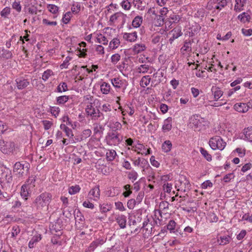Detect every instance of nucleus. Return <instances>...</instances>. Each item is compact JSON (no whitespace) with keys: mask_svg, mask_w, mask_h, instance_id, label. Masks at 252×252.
<instances>
[{"mask_svg":"<svg viewBox=\"0 0 252 252\" xmlns=\"http://www.w3.org/2000/svg\"><path fill=\"white\" fill-rule=\"evenodd\" d=\"M122 17V14L121 13H116L112 15L110 18V21L112 22H115L119 18Z\"/></svg>","mask_w":252,"mask_h":252,"instance_id":"54","label":"nucleus"},{"mask_svg":"<svg viewBox=\"0 0 252 252\" xmlns=\"http://www.w3.org/2000/svg\"><path fill=\"white\" fill-rule=\"evenodd\" d=\"M96 42L99 43H102L103 45H107L108 40L107 38L103 36L102 34H99L97 35V36L96 38Z\"/></svg>","mask_w":252,"mask_h":252,"instance_id":"35","label":"nucleus"},{"mask_svg":"<svg viewBox=\"0 0 252 252\" xmlns=\"http://www.w3.org/2000/svg\"><path fill=\"white\" fill-rule=\"evenodd\" d=\"M115 206L116 209L120 211H124L126 210L123 204L121 202L119 201L115 202Z\"/></svg>","mask_w":252,"mask_h":252,"instance_id":"63","label":"nucleus"},{"mask_svg":"<svg viewBox=\"0 0 252 252\" xmlns=\"http://www.w3.org/2000/svg\"><path fill=\"white\" fill-rule=\"evenodd\" d=\"M200 152L207 161H210L212 160L211 155L210 154H209L208 152L205 149H204L203 148L201 147L200 148Z\"/></svg>","mask_w":252,"mask_h":252,"instance_id":"39","label":"nucleus"},{"mask_svg":"<svg viewBox=\"0 0 252 252\" xmlns=\"http://www.w3.org/2000/svg\"><path fill=\"white\" fill-rule=\"evenodd\" d=\"M155 215L154 219V225L158 226L163 225L165 223V220H163L162 212L160 210H155Z\"/></svg>","mask_w":252,"mask_h":252,"instance_id":"7","label":"nucleus"},{"mask_svg":"<svg viewBox=\"0 0 252 252\" xmlns=\"http://www.w3.org/2000/svg\"><path fill=\"white\" fill-rule=\"evenodd\" d=\"M12 56V54L10 51L8 50L3 49L2 50V53L0 55V57L5 60H7L11 58Z\"/></svg>","mask_w":252,"mask_h":252,"instance_id":"38","label":"nucleus"},{"mask_svg":"<svg viewBox=\"0 0 252 252\" xmlns=\"http://www.w3.org/2000/svg\"><path fill=\"white\" fill-rule=\"evenodd\" d=\"M172 144L170 140L165 141L162 145V150L165 153L169 152L172 148Z\"/></svg>","mask_w":252,"mask_h":252,"instance_id":"26","label":"nucleus"},{"mask_svg":"<svg viewBox=\"0 0 252 252\" xmlns=\"http://www.w3.org/2000/svg\"><path fill=\"white\" fill-rule=\"evenodd\" d=\"M230 237L228 235L220 236V239H218V242L220 245H225L229 243Z\"/></svg>","mask_w":252,"mask_h":252,"instance_id":"29","label":"nucleus"},{"mask_svg":"<svg viewBox=\"0 0 252 252\" xmlns=\"http://www.w3.org/2000/svg\"><path fill=\"white\" fill-rule=\"evenodd\" d=\"M69 99V96L62 95L57 97V103L59 105L63 104Z\"/></svg>","mask_w":252,"mask_h":252,"instance_id":"36","label":"nucleus"},{"mask_svg":"<svg viewBox=\"0 0 252 252\" xmlns=\"http://www.w3.org/2000/svg\"><path fill=\"white\" fill-rule=\"evenodd\" d=\"M184 180L183 181H180V180H179L178 183L176 184L175 187L176 188L178 187V190L186 192L189 189L190 185L189 181L187 180L185 178H184Z\"/></svg>","mask_w":252,"mask_h":252,"instance_id":"8","label":"nucleus"},{"mask_svg":"<svg viewBox=\"0 0 252 252\" xmlns=\"http://www.w3.org/2000/svg\"><path fill=\"white\" fill-rule=\"evenodd\" d=\"M1 178H4L7 183H11L12 181V176L11 171L6 169V171H5L2 173Z\"/></svg>","mask_w":252,"mask_h":252,"instance_id":"25","label":"nucleus"},{"mask_svg":"<svg viewBox=\"0 0 252 252\" xmlns=\"http://www.w3.org/2000/svg\"><path fill=\"white\" fill-rule=\"evenodd\" d=\"M52 199V195L50 193L43 192L35 198L32 203V206L40 211L47 210Z\"/></svg>","mask_w":252,"mask_h":252,"instance_id":"1","label":"nucleus"},{"mask_svg":"<svg viewBox=\"0 0 252 252\" xmlns=\"http://www.w3.org/2000/svg\"><path fill=\"white\" fill-rule=\"evenodd\" d=\"M215 100H218L223 94V92L218 87L213 86L211 89Z\"/></svg>","mask_w":252,"mask_h":252,"instance_id":"16","label":"nucleus"},{"mask_svg":"<svg viewBox=\"0 0 252 252\" xmlns=\"http://www.w3.org/2000/svg\"><path fill=\"white\" fill-rule=\"evenodd\" d=\"M120 44V40L117 38H115L110 42L109 47L112 49H115L119 47Z\"/></svg>","mask_w":252,"mask_h":252,"instance_id":"33","label":"nucleus"},{"mask_svg":"<svg viewBox=\"0 0 252 252\" xmlns=\"http://www.w3.org/2000/svg\"><path fill=\"white\" fill-rule=\"evenodd\" d=\"M213 186L212 183L210 180H207L203 182L201 185L202 189H206L208 187H212Z\"/></svg>","mask_w":252,"mask_h":252,"instance_id":"64","label":"nucleus"},{"mask_svg":"<svg viewBox=\"0 0 252 252\" xmlns=\"http://www.w3.org/2000/svg\"><path fill=\"white\" fill-rule=\"evenodd\" d=\"M116 221L120 228H125L126 226V217L124 215H119L116 218Z\"/></svg>","mask_w":252,"mask_h":252,"instance_id":"17","label":"nucleus"},{"mask_svg":"<svg viewBox=\"0 0 252 252\" xmlns=\"http://www.w3.org/2000/svg\"><path fill=\"white\" fill-rule=\"evenodd\" d=\"M238 19L240 20V21L241 22L245 23L246 22H250L251 19V16L248 13L246 12H243L242 14L238 15Z\"/></svg>","mask_w":252,"mask_h":252,"instance_id":"28","label":"nucleus"},{"mask_svg":"<svg viewBox=\"0 0 252 252\" xmlns=\"http://www.w3.org/2000/svg\"><path fill=\"white\" fill-rule=\"evenodd\" d=\"M219 0H210L207 5V9L209 10H212L215 8V4H217Z\"/></svg>","mask_w":252,"mask_h":252,"instance_id":"43","label":"nucleus"},{"mask_svg":"<svg viewBox=\"0 0 252 252\" xmlns=\"http://www.w3.org/2000/svg\"><path fill=\"white\" fill-rule=\"evenodd\" d=\"M150 68L148 64H144L140 65L137 68V71L140 73H146L148 72Z\"/></svg>","mask_w":252,"mask_h":252,"instance_id":"34","label":"nucleus"},{"mask_svg":"<svg viewBox=\"0 0 252 252\" xmlns=\"http://www.w3.org/2000/svg\"><path fill=\"white\" fill-rule=\"evenodd\" d=\"M8 126L4 123L0 121V134H3L7 130Z\"/></svg>","mask_w":252,"mask_h":252,"instance_id":"59","label":"nucleus"},{"mask_svg":"<svg viewBox=\"0 0 252 252\" xmlns=\"http://www.w3.org/2000/svg\"><path fill=\"white\" fill-rule=\"evenodd\" d=\"M100 90L103 94H108L110 90V85L106 82H103L100 86Z\"/></svg>","mask_w":252,"mask_h":252,"instance_id":"32","label":"nucleus"},{"mask_svg":"<svg viewBox=\"0 0 252 252\" xmlns=\"http://www.w3.org/2000/svg\"><path fill=\"white\" fill-rule=\"evenodd\" d=\"M121 5L125 10H129L131 7L130 2L128 0H124L121 3Z\"/></svg>","mask_w":252,"mask_h":252,"instance_id":"52","label":"nucleus"},{"mask_svg":"<svg viewBox=\"0 0 252 252\" xmlns=\"http://www.w3.org/2000/svg\"><path fill=\"white\" fill-rule=\"evenodd\" d=\"M29 164H22L19 162H16L13 167V172L18 175L19 177H23L28 172Z\"/></svg>","mask_w":252,"mask_h":252,"instance_id":"6","label":"nucleus"},{"mask_svg":"<svg viewBox=\"0 0 252 252\" xmlns=\"http://www.w3.org/2000/svg\"><path fill=\"white\" fill-rule=\"evenodd\" d=\"M15 150V144L12 141L0 139V150L4 154H10Z\"/></svg>","mask_w":252,"mask_h":252,"instance_id":"5","label":"nucleus"},{"mask_svg":"<svg viewBox=\"0 0 252 252\" xmlns=\"http://www.w3.org/2000/svg\"><path fill=\"white\" fill-rule=\"evenodd\" d=\"M45 130L49 129L53 126V123L52 121L48 120H43L42 121Z\"/></svg>","mask_w":252,"mask_h":252,"instance_id":"46","label":"nucleus"},{"mask_svg":"<svg viewBox=\"0 0 252 252\" xmlns=\"http://www.w3.org/2000/svg\"><path fill=\"white\" fill-rule=\"evenodd\" d=\"M172 128V118L171 117L167 118L164 121V124L162 126V129L164 131H168Z\"/></svg>","mask_w":252,"mask_h":252,"instance_id":"21","label":"nucleus"},{"mask_svg":"<svg viewBox=\"0 0 252 252\" xmlns=\"http://www.w3.org/2000/svg\"><path fill=\"white\" fill-rule=\"evenodd\" d=\"M49 10L52 13H56L58 11V7L54 4H49L48 6Z\"/></svg>","mask_w":252,"mask_h":252,"instance_id":"60","label":"nucleus"},{"mask_svg":"<svg viewBox=\"0 0 252 252\" xmlns=\"http://www.w3.org/2000/svg\"><path fill=\"white\" fill-rule=\"evenodd\" d=\"M89 195L94 197V200H97L99 198L100 189L99 186H95L91 189L89 193Z\"/></svg>","mask_w":252,"mask_h":252,"instance_id":"18","label":"nucleus"},{"mask_svg":"<svg viewBox=\"0 0 252 252\" xmlns=\"http://www.w3.org/2000/svg\"><path fill=\"white\" fill-rule=\"evenodd\" d=\"M124 39L129 42H134L137 38V32H136L131 33L125 32L123 34Z\"/></svg>","mask_w":252,"mask_h":252,"instance_id":"14","label":"nucleus"},{"mask_svg":"<svg viewBox=\"0 0 252 252\" xmlns=\"http://www.w3.org/2000/svg\"><path fill=\"white\" fill-rule=\"evenodd\" d=\"M80 190V188L79 185H75L69 188L68 192L70 194H74L78 192Z\"/></svg>","mask_w":252,"mask_h":252,"instance_id":"45","label":"nucleus"},{"mask_svg":"<svg viewBox=\"0 0 252 252\" xmlns=\"http://www.w3.org/2000/svg\"><path fill=\"white\" fill-rule=\"evenodd\" d=\"M191 50V42L190 41H185L184 46L181 48V50L183 51H187Z\"/></svg>","mask_w":252,"mask_h":252,"instance_id":"47","label":"nucleus"},{"mask_svg":"<svg viewBox=\"0 0 252 252\" xmlns=\"http://www.w3.org/2000/svg\"><path fill=\"white\" fill-rule=\"evenodd\" d=\"M234 109L241 113H245L248 111V107L245 103H236L234 105Z\"/></svg>","mask_w":252,"mask_h":252,"instance_id":"15","label":"nucleus"},{"mask_svg":"<svg viewBox=\"0 0 252 252\" xmlns=\"http://www.w3.org/2000/svg\"><path fill=\"white\" fill-rule=\"evenodd\" d=\"M111 83L115 88L120 89L125 87V80L120 79L119 78H115L111 79Z\"/></svg>","mask_w":252,"mask_h":252,"instance_id":"12","label":"nucleus"},{"mask_svg":"<svg viewBox=\"0 0 252 252\" xmlns=\"http://www.w3.org/2000/svg\"><path fill=\"white\" fill-rule=\"evenodd\" d=\"M244 134L245 138L248 140L252 142V127L245 128L244 129Z\"/></svg>","mask_w":252,"mask_h":252,"instance_id":"30","label":"nucleus"},{"mask_svg":"<svg viewBox=\"0 0 252 252\" xmlns=\"http://www.w3.org/2000/svg\"><path fill=\"white\" fill-rule=\"evenodd\" d=\"M71 14H72L70 12H66L63 15V19H62L63 22L66 24H67L70 20V17H71Z\"/></svg>","mask_w":252,"mask_h":252,"instance_id":"49","label":"nucleus"},{"mask_svg":"<svg viewBox=\"0 0 252 252\" xmlns=\"http://www.w3.org/2000/svg\"><path fill=\"white\" fill-rule=\"evenodd\" d=\"M247 0H235L236 4L234 6V10L236 12H240L242 10L243 7L246 3Z\"/></svg>","mask_w":252,"mask_h":252,"instance_id":"23","label":"nucleus"},{"mask_svg":"<svg viewBox=\"0 0 252 252\" xmlns=\"http://www.w3.org/2000/svg\"><path fill=\"white\" fill-rule=\"evenodd\" d=\"M136 204H137V203L134 199H131L129 200L127 203V207L129 209H133Z\"/></svg>","mask_w":252,"mask_h":252,"instance_id":"57","label":"nucleus"},{"mask_svg":"<svg viewBox=\"0 0 252 252\" xmlns=\"http://www.w3.org/2000/svg\"><path fill=\"white\" fill-rule=\"evenodd\" d=\"M116 156L117 153L114 150H109L106 154V159L108 161H113Z\"/></svg>","mask_w":252,"mask_h":252,"instance_id":"27","label":"nucleus"},{"mask_svg":"<svg viewBox=\"0 0 252 252\" xmlns=\"http://www.w3.org/2000/svg\"><path fill=\"white\" fill-rule=\"evenodd\" d=\"M30 187H29V185L25 184L23 185L21 189V195L25 198V200L27 199V197L29 196L30 193L29 191V189Z\"/></svg>","mask_w":252,"mask_h":252,"instance_id":"22","label":"nucleus"},{"mask_svg":"<svg viewBox=\"0 0 252 252\" xmlns=\"http://www.w3.org/2000/svg\"><path fill=\"white\" fill-rule=\"evenodd\" d=\"M20 231L21 230L19 226H13L11 230V237L13 238L16 237L20 233Z\"/></svg>","mask_w":252,"mask_h":252,"instance_id":"44","label":"nucleus"},{"mask_svg":"<svg viewBox=\"0 0 252 252\" xmlns=\"http://www.w3.org/2000/svg\"><path fill=\"white\" fill-rule=\"evenodd\" d=\"M146 49V47L144 44H136L133 46L132 50L135 54H137L142 51H144Z\"/></svg>","mask_w":252,"mask_h":252,"instance_id":"20","label":"nucleus"},{"mask_svg":"<svg viewBox=\"0 0 252 252\" xmlns=\"http://www.w3.org/2000/svg\"><path fill=\"white\" fill-rule=\"evenodd\" d=\"M151 81V78L149 75H146L142 77L140 84L142 87H145L149 85Z\"/></svg>","mask_w":252,"mask_h":252,"instance_id":"24","label":"nucleus"},{"mask_svg":"<svg viewBox=\"0 0 252 252\" xmlns=\"http://www.w3.org/2000/svg\"><path fill=\"white\" fill-rule=\"evenodd\" d=\"M142 17L140 16H136L132 21V25L134 28H138L142 23Z\"/></svg>","mask_w":252,"mask_h":252,"instance_id":"31","label":"nucleus"},{"mask_svg":"<svg viewBox=\"0 0 252 252\" xmlns=\"http://www.w3.org/2000/svg\"><path fill=\"white\" fill-rule=\"evenodd\" d=\"M107 143L111 146L118 145L123 140V136L115 131L109 132L106 136Z\"/></svg>","mask_w":252,"mask_h":252,"instance_id":"3","label":"nucleus"},{"mask_svg":"<svg viewBox=\"0 0 252 252\" xmlns=\"http://www.w3.org/2000/svg\"><path fill=\"white\" fill-rule=\"evenodd\" d=\"M163 77L162 73L157 71L154 73L153 78L151 79V86L156 87L161 82Z\"/></svg>","mask_w":252,"mask_h":252,"instance_id":"10","label":"nucleus"},{"mask_svg":"<svg viewBox=\"0 0 252 252\" xmlns=\"http://www.w3.org/2000/svg\"><path fill=\"white\" fill-rule=\"evenodd\" d=\"M92 134V131L90 129H86L83 131L81 134V140H84L89 137Z\"/></svg>","mask_w":252,"mask_h":252,"instance_id":"42","label":"nucleus"},{"mask_svg":"<svg viewBox=\"0 0 252 252\" xmlns=\"http://www.w3.org/2000/svg\"><path fill=\"white\" fill-rule=\"evenodd\" d=\"M10 8L9 7H5L0 12V15L4 18H6L7 15L10 14Z\"/></svg>","mask_w":252,"mask_h":252,"instance_id":"53","label":"nucleus"},{"mask_svg":"<svg viewBox=\"0 0 252 252\" xmlns=\"http://www.w3.org/2000/svg\"><path fill=\"white\" fill-rule=\"evenodd\" d=\"M41 239V235L33 236L29 243V247L30 248H33L34 244L40 241Z\"/></svg>","mask_w":252,"mask_h":252,"instance_id":"37","label":"nucleus"},{"mask_svg":"<svg viewBox=\"0 0 252 252\" xmlns=\"http://www.w3.org/2000/svg\"><path fill=\"white\" fill-rule=\"evenodd\" d=\"M53 74V72L51 70H47L46 71H44L43 73L42 78L44 81H46L50 76H51V75Z\"/></svg>","mask_w":252,"mask_h":252,"instance_id":"50","label":"nucleus"},{"mask_svg":"<svg viewBox=\"0 0 252 252\" xmlns=\"http://www.w3.org/2000/svg\"><path fill=\"white\" fill-rule=\"evenodd\" d=\"M148 219H147V220L144 221L143 223V226L141 228V229H142L143 231H145V234L146 235H149L151 234L152 231V227L151 226V225L148 224Z\"/></svg>","mask_w":252,"mask_h":252,"instance_id":"19","label":"nucleus"},{"mask_svg":"<svg viewBox=\"0 0 252 252\" xmlns=\"http://www.w3.org/2000/svg\"><path fill=\"white\" fill-rule=\"evenodd\" d=\"M209 145L213 150L219 149L222 150L226 146V143L223 141L222 139L218 136H216L210 138Z\"/></svg>","mask_w":252,"mask_h":252,"instance_id":"4","label":"nucleus"},{"mask_svg":"<svg viewBox=\"0 0 252 252\" xmlns=\"http://www.w3.org/2000/svg\"><path fill=\"white\" fill-rule=\"evenodd\" d=\"M111 205L103 204L100 205V210L102 213H106L111 209Z\"/></svg>","mask_w":252,"mask_h":252,"instance_id":"48","label":"nucleus"},{"mask_svg":"<svg viewBox=\"0 0 252 252\" xmlns=\"http://www.w3.org/2000/svg\"><path fill=\"white\" fill-rule=\"evenodd\" d=\"M85 111L88 116L92 117V120L96 118L95 115L96 114V109L93 106L92 103H90L87 106Z\"/></svg>","mask_w":252,"mask_h":252,"instance_id":"13","label":"nucleus"},{"mask_svg":"<svg viewBox=\"0 0 252 252\" xmlns=\"http://www.w3.org/2000/svg\"><path fill=\"white\" fill-rule=\"evenodd\" d=\"M176 225L175 221L173 220H170L167 225V228L170 231V233H174Z\"/></svg>","mask_w":252,"mask_h":252,"instance_id":"40","label":"nucleus"},{"mask_svg":"<svg viewBox=\"0 0 252 252\" xmlns=\"http://www.w3.org/2000/svg\"><path fill=\"white\" fill-rule=\"evenodd\" d=\"M161 36L159 34H155L153 35L152 42L153 44H157L160 41Z\"/></svg>","mask_w":252,"mask_h":252,"instance_id":"55","label":"nucleus"},{"mask_svg":"<svg viewBox=\"0 0 252 252\" xmlns=\"http://www.w3.org/2000/svg\"><path fill=\"white\" fill-rule=\"evenodd\" d=\"M120 55L118 54H115L112 56L111 61L114 64L116 63L120 60Z\"/></svg>","mask_w":252,"mask_h":252,"instance_id":"61","label":"nucleus"},{"mask_svg":"<svg viewBox=\"0 0 252 252\" xmlns=\"http://www.w3.org/2000/svg\"><path fill=\"white\" fill-rule=\"evenodd\" d=\"M57 91L59 93L65 92L68 90L67 85L65 82L61 83L57 88Z\"/></svg>","mask_w":252,"mask_h":252,"instance_id":"41","label":"nucleus"},{"mask_svg":"<svg viewBox=\"0 0 252 252\" xmlns=\"http://www.w3.org/2000/svg\"><path fill=\"white\" fill-rule=\"evenodd\" d=\"M169 204L167 201H161L159 205V210H160V211H161V210H164L165 209H168L169 208Z\"/></svg>","mask_w":252,"mask_h":252,"instance_id":"51","label":"nucleus"},{"mask_svg":"<svg viewBox=\"0 0 252 252\" xmlns=\"http://www.w3.org/2000/svg\"><path fill=\"white\" fill-rule=\"evenodd\" d=\"M144 193L143 191H140L138 193V194L137 195L136 199H135V201L137 203V204H139L141 202L144 197Z\"/></svg>","mask_w":252,"mask_h":252,"instance_id":"58","label":"nucleus"},{"mask_svg":"<svg viewBox=\"0 0 252 252\" xmlns=\"http://www.w3.org/2000/svg\"><path fill=\"white\" fill-rule=\"evenodd\" d=\"M16 84L18 90L25 89L30 85V82L23 77H19L15 80Z\"/></svg>","mask_w":252,"mask_h":252,"instance_id":"9","label":"nucleus"},{"mask_svg":"<svg viewBox=\"0 0 252 252\" xmlns=\"http://www.w3.org/2000/svg\"><path fill=\"white\" fill-rule=\"evenodd\" d=\"M170 32L172 33V37L170 38L169 41L170 44H172L173 41L178 38L179 37L182 35V32L181 31V28L179 27L174 28Z\"/></svg>","mask_w":252,"mask_h":252,"instance_id":"11","label":"nucleus"},{"mask_svg":"<svg viewBox=\"0 0 252 252\" xmlns=\"http://www.w3.org/2000/svg\"><path fill=\"white\" fill-rule=\"evenodd\" d=\"M204 122V118H199L198 115H193L189 118V125L194 131H199L204 127L203 123Z\"/></svg>","mask_w":252,"mask_h":252,"instance_id":"2","label":"nucleus"},{"mask_svg":"<svg viewBox=\"0 0 252 252\" xmlns=\"http://www.w3.org/2000/svg\"><path fill=\"white\" fill-rule=\"evenodd\" d=\"M12 7L18 12H20L21 10V6L20 4V2H14L12 4Z\"/></svg>","mask_w":252,"mask_h":252,"instance_id":"62","label":"nucleus"},{"mask_svg":"<svg viewBox=\"0 0 252 252\" xmlns=\"http://www.w3.org/2000/svg\"><path fill=\"white\" fill-rule=\"evenodd\" d=\"M169 19L172 20L169 21L170 23H177L180 21V18L179 16L173 14L170 16Z\"/></svg>","mask_w":252,"mask_h":252,"instance_id":"56","label":"nucleus"}]
</instances>
